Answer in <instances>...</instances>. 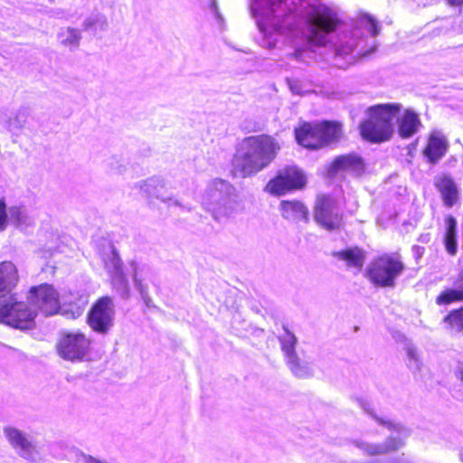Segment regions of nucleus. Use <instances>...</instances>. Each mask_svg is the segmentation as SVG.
Instances as JSON below:
<instances>
[{
    "label": "nucleus",
    "mask_w": 463,
    "mask_h": 463,
    "mask_svg": "<svg viewBox=\"0 0 463 463\" xmlns=\"http://www.w3.org/2000/svg\"><path fill=\"white\" fill-rule=\"evenodd\" d=\"M251 13L254 16L272 19L268 26L258 21V26L263 34L262 44L272 49L276 46L279 36L290 32L291 23L281 21L295 11H299L306 19L307 28L303 33L305 41L311 46H322L328 41L337 24L335 13L322 4H307L303 0H253Z\"/></svg>",
    "instance_id": "1"
},
{
    "label": "nucleus",
    "mask_w": 463,
    "mask_h": 463,
    "mask_svg": "<svg viewBox=\"0 0 463 463\" xmlns=\"http://www.w3.org/2000/svg\"><path fill=\"white\" fill-rule=\"evenodd\" d=\"M400 103L378 104L368 108V118L360 124V134L364 140L372 143H383L395 135L392 123L401 111Z\"/></svg>",
    "instance_id": "2"
},
{
    "label": "nucleus",
    "mask_w": 463,
    "mask_h": 463,
    "mask_svg": "<svg viewBox=\"0 0 463 463\" xmlns=\"http://www.w3.org/2000/svg\"><path fill=\"white\" fill-rule=\"evenodd\" d=\"M405 269L406 266L399 253H383L372 260L364 276L376 288H393L396 279Z\"/></svg>",
    "instance_id": "3"
},
{
    "label": "nucleus",
    "mask_w": 463,
    "mask_h": 463,
    "mask_svg": "<svg viewBox=\"0 0 463 463\" xmlns=\"http://www.w3.org/2000/svg\"><path fill=\"white\" fill-rule=\"evenodd\" d=\"M307 184V175L301 168L297 165H287L267 183L265 191L274 196H282L305 189Z\"/></svg>",
    "instance_id": "4"
},
{
    "label": "nucleus",
    "mask_w": 463,
    "mask_h": 463,
    "mask_svg": "<svg viewBox=\"0 0 463 463\" xmlns=\"http://www.w3.org/2000/svg\"><path fill=\"white\" fill-rule=\"evenodd\" d=\"M337 201L332 194L318 193L313 205L314 221L326 231L339 230L343 226V214L335 209Z\"/></svg>",
    "instance_id": "5"
},
{
    "label": "nucleus",
    "mask_w": 463,
    "mask_h": 463,
    "mask_svg": "<svg viewBox=\"0 0 463 463\" xmlns=\"http://www.w3.org/2000/svg\"><path fill=\"white\" fill-rule=\"evenodd\" d=\"M36 311L23 301L0 302V323L16 329H30L34 325Z\"/></svg>",
    "instance_id": "6"
},
{
    "label": "nucleus",
    "mask_w": 463,
    "mask_h": 463,
    "mask_svg": "<svg viewBox=\"0 0 463 463\" xmlns=\"http://www.w3.org/2000/svg\"><path fill=\"white\" fill-rule=\"evenodd\" d=\"M91 340L81 332L64 333L56 344L57 354L71 362L83 361L89 355Z\"/></svg>",
    "instance_id": "7"
},
{
    "label": "nucleus",
    "mask_w": 463,
    "mask_h": 463,
    "mask_svg": "<svg viewBox=\"0 0 463 463\" xmlns=\"http://www.w3.org/2000/svg\"><path fill=\"white\" fill-rule=\"evenodd\" d=\"M364 42L359 29H354L349 35H345L335 49V66L345 69L357 59L368 55L371 51L364 50Z\"/></svg>",
    "instance_id": "8"
},
{
    "label": "nucleus",
    "mask_w": 463,
    "mask_h": 463,
    "mask_svg": "<svg viewBox=\"0 0 463 463\" xmlns=\"http://www.w3.org/2000/svg\"><path fill=\"white\" fill-rule=\"evenodd\" d=\"M114 315L112 298L103 296L92 304L87 315V323L94 332L104 335L112 327Z\"/></svg>",
    "instance_id": "9"
},
{
    "label": "nucleus",
    "mask_w": 463,
    "mask_h": 463,
    "mask_svg": "<svg viewBox=\"0 0 463 463\" xmlns=\"http://www.w3.org/2000/svg\"><path fill=\"white\" fill-rule=\"evenodd\" d=\"M27 299L44 316L56 314L60 309V296L52 285L43 283L32 287L28 291Z\"/></svg>",
    "instance_id": "10"
},
{
    "label": "nucleus",
    "mask_w": 463,
    "mask_h": 463,
    "mask_svg": "<svg viewBox=\"0 0 463 463\" xmlns=\"http://www.w3.org/2000/svg\"><path fill=\"white\" fill-rule=\"evenodd\" d=\"M274 146H255V148L245 154L241 162L243 175L242 176L250 175L257 173L267 166L275 157L276 152Z\"/></svg>",
    "instance_id": "11"
},
{
    "label": "nucleus",
    "mask_w": 463,
    "mask_h": 463,
    "mask_svg": "<svg viewBox=\"0 0 463 463\" xmlns=\"http://www.w3.org/2000/svg\"><path fill=\"white\" fill-rule=\"evenodd\" d=\"M395 117V134L402 140L411 138L422 127L419 114L411 109L401 110Z\"/></svg>",
    "instance_id": "12"
},
{
    "label": "nucleus",
    "mask_w": 463,
    "mask_h": 463,
    "mask_svg": "<svg viewBox=\"0 0 463 463\" xmlns=\"http://www.w3.org/2000/svg\"><path fill=\"white\" fill-rule=\"evenodd\" d=\"M434 186L440 194L446 207L454 206L459 198L458 185L454 179L448 174H440L434 178Z\"/></svg>",
    "instance_id": "13"
},
{
    "label": "nucleus",
    "mask_w": 463,
    "mask_h": 463,
    "mask_svg": "<svg viewBox=\"0 0 463 463\" xmlns=\"http://www.w3.org/2000/svg\"><path fill=\"white\" fill-rule=\"evenodd\" d=\"M319 141L324 144L340 143L345 137L344 126L337 120L319 121Z\"/></svg>",
    "instance_id": "14"
},
{
    "label": "nucleus",
    "mask_w": 463,
    "mask_h": 463,
    "mask_svg": "<svg viewBox=\"0 0 463 463\" xmlns=\"http://www.w3.org/2000/svg\"><path fill=\"white\" fill-rule=\"evenodd\" d=\"M18 280V271L14 264L11 261L0 262V302L16 286Z\"/></svg>",
    "instance_id": "15"
},
{
    "label": "nucleus",
    "mask_w": 463,
    "mask_h": 463,
    "mask_svg": "<svg viewBox=\"0 0 463 463\" xmlns=\"http://www.w3.org/2000/svg\"><path fill=\"white\" fill-rule=\"evenodd\" d=\"M279 211L284 219L288 221H307L308 209L298 200H283L279 203Z\"/></svg>",
    "instance_id": "16"
},
{
    "label": "nucleus",
    "mask_w": 463,
    "mask_h": 463,
    "mask_svg": "<svg viewBox=\"0 0 463 463\" xmlns=\"http://www.w3.org/2000/svg\"><path fill=\"white\" fill-rule=\"evenodd\" d=\"M332 255L340 260L345 261L348 268H355L360 270L365 260L364 250L357 246L334 251Z\"/></svg>",
    "instance_id": "17"
},
{
    "label": "nucleus",
    "mask_w": 463,
    "mask_h": 463,
    "mask_svg": "<svg viewBox=\"0 0 463 463\" xmlns=\"http://www.w3.org/2000/svg\"><path fill=\"white\" fill-rule=\"evenodd\" d=\"M445 222L446 231L443 235L445 250L449 256H456L458 253V222L452 215H447Z\"/></svg>",
    "instance_id": "18"
},
{
    "label": "nucleus",
    "mask_w": 463,
    "mask_h": 463,
    "mask_svg": "<svg viewBox=\"0 0 463 463\" xmlns=\"http://www.w3.org/2000/svg\"><path fill=\"white\" fill-rule=\"evenodd\" d=\"M296 141L301 145L305 141H319V121H303L300 120L294 130Z\"/></svg>",
    "instance_id": "19"
},
{
    "label": "nucleus",
    "mask_w": 463,
    "mask_h": 463,
    "mask_svg": "<svg viewBox=\"0 0 463 463\" xmlns=\"http://www.w3.org/2000/svg\"><path fill=\"white\" fill-rule=\"evenodd\" d=\"M5 434L8 442L14 449L30 453L33 450V444L27 437L19 430L8 427L5 429Z\"/></svg>",
    "instance_id": "20"
},
{
    "label": "nucleus",
    "mask_w": 463,
    "mask_h": 463,
    "mask_svg": "<svg viewBox=\"0 0 463 463\" xmlns=\"http://www.w3.org/2000/svg\"><path fill=\"white\" fill-rule=\"evenodd\" d=\"M454 288H446L435 298L438 306H449L453 303L463 302V284H456Z\"/></svg>",
    "instance_id": "21"
},
{
    "label": "nucleus",
    "mask_w": 463,
    "mask_h": 463,
    "mask_svg": "<svg viewBox=\"0 0 463 463\" xmlns=\"http://www.w3.org/2000/svg\"><path fill=\"white\" fill-rule=\"evenodd\" d=\"M347 173L345 155L336 156L332 162L325 165L323 176L332 180L341 174Z\"/></svg>",
    "instance_id": "22"
},
{
    "label": "nucleus",
    "mask_w": 463,
    "mask_h": 463,
    "mask_svg": "<svg viewBox=\"0 0 463 463\" xmlns=\"http://www.w3.org/2000/svg\"><path fill=\"white\" fill-rule=\"evenodd\" d=\"M61 43L71 49H76L80 45L81 40L80 32L72 27H66L58 34Z\"/></svg>",
    "instance_id": "23"
},
{
    "label": "nucleus",
    "mask_w": 463,
    "mask_h": 463,
    "mask_svg": "<svg viewBox=\"0 0 463 463\" xmlns=\"http://www.w3.org/2000/svg\"><path fill=\"white\" fill-rule=\"evenodd\" d=\"M30 111L26 108L19 109L15 114L11 117L6 123V127L11 132L22 130L28 122Z\"/></svg>",
    "instance_id": "24"
},
{
    "label": "nucleus",
    "mask_w": 463,
    "mask_h": 463,
    "mask_svg": "<svg viewBox=\"0 0 463 463\" xmlns=\"http://www.w3.org/2000/svg\"><path fill=\"white\" fill-rule=\"evenodd\" d=\"M345 157L347 173H351L352 175L357 177L364 175L365 171V165L363 159L360 156L354 154H348L345 155Z\"/></svg>",
    "instance_id": "25"
},
{
    "label": "nucleus",
    "mask_w": 463,
    "mask_h": 463,
    "mask_svg": "<svg viewBox=\"0 0 463 463\" xmlns=\"http://www.w3.org/2000/svg\"><path fill=\"white\" fill-rule=\"evenodd\" d=\"M443 321L452 329L463 334V307L449 311Z\"/></svg>",
    "instance_id": "26"
},
{
    "label": "nucleus",
    "mask_w": 463,
    "mask_h": 463,
    "mask_svg": "<svg viewBox=\"0 0 463 463\" xmlns=\"http://www.w3.org/2000/svg\"><path fill=\"white\" fill-rule=\"evenodd\" d=\"M82 25L85 30L103 31L108 26V20L103 14H92L84 20Z\"/></svg>",
    "instance_id": "27"
},
{
    "label": "nucleus",
    "mask_w": 463,
    "mask_h": 463,
    "mask_svg": "<svg viewBox=\"0 0 463 463\" xmlns=\"http://www.w3.org/2000/svg\"><path fill=\"white\" fill-rule=\"evenodd\" d=\"M288 366L289 367L290 371L297 376V377H307L310 374V371L308 368L303 364H301L299 359L298 358L297 354H290L288 356L287 361Z\"/></svg>",
    "instance_id": "28"
},
{
    "label": "nucleus",
    "mask_w": 463,
    "mask_h": 463,
    "mask_svg": "<svg viewBox=\"0 0 463 463\" xmlns=\"http://www.w3.org/2000/svg\"><path fill=\"white\" fill-rule=\"evenodd\" d=\"M447 146H425L423 155L431 164H436L446 153Z\"/></svg>",
    "instance_id": "29"
},
{
    "label": "nucleus",
    "mask_w": 463,
    "mask_h": 463,
    "mask_svg": "<svg viewBox=\"0 0 463 463\" xmlns=\"http://www.w3.org/2000/svg\"><path fill=\"white\" fill-rule=\"evenodd\" d=\"M296 343L297 339L290 332L287 331L285 335L280 337L281 349L287 356L295 354L294 350Z\"/></svg>",
    "instance_id": "30"
},
{
    "label": "nucleus",
    "mask_w": 463,
    "mask_h": 463,
    "mask_svg": "<svg viewBox=\"0 0 463 463\" xmlns=\"http://www.w3.org/2000/svg\"><path fill=\"white\" fill-rule=\"evenodd\" d=\"M449 140L441 129H432L428 136V145H448Z\"/></svg>",
    "instance_id": "31"
},
{
    "label": "nucleus",
    "mask_w": 463,
    "mask_h": 463,
    "mask_svg": "<svg viewBox=\"0 0 463 463\" xmlns=\"http://www.w3.org/2000/svg\"><path fill=\"white\" fill-rule=\"evenodd\" d=\"M404 445V441L401 438L390 437L382 446L383 447L384 454L398 450Z\"/></svg>",
    "instance_id": "32"
},
{
    "label": "nucleus",
    "mask_w": 463,
    "mask_h": 463,
    "mask_svg": "<svg viewBox=\"0 0 463 463\" xmlns=\"http://www.w3.org/2000/svg\"><path fill=\"white\" fill-rule=\"evenodd\" d=\"M360 23L362 25L365 26L368 32L373 35L375 36L378 34V26L376 21L370 16L369 14H364L361 19Z\"/></svg>",
    "instance_id": "33"
},
{
    "label": "nucleus",
    "mask_w": 463,
    "mask_h": 463,
    "mask_svg": "<svg viewBox=\"0 0 463 463\" xmlns=\"http://www.w3.org/2000/svg\"><path fill=\"white\" fill-rule=\"evenodd\" d=\"M363 452L366 456H379L384 454L383 447L382 444H364L361 446Z\"/></svg>",
    "instance_id": "34"
},
{
    "label": "nucleus",
    "mask_w": 463,
    "mask_h": 463,
    "mask_svg": "<svg viewBox=\"0 0 463 463\" xmlns=\"http://www.w3.org/2000/svg\"><path fill=\"white\" fill-rule=\"evenodd\" d=\"M249 145H275V140L269 136L260 135L253 136L247 138Z\"/></svg>",
    "instance_id": "35"
},
{
    "label": "nucleus",
    "mask_w": 463,
    "mask_h": 463,
    "mask_svg": "<svg viewBox=\"0 0 463 463\" xmlns=\"http://www.w3.org/2000/svg\"><path fill=\"white\" fill-rule=\"evenodd\" d=\"M456 378L459 381V384L456 388V392L458 398L463 399V364L458 366L455 373Z\"/></svg>",
    "instance_id": "36"
},
{
    "label": "nucleus",
    "mask_w": 463,
    "mask_h": 463,
    "mask_svg": "<svg viewBox=\"0 0 463 463\" xmlns=\"http://www.w3.org/2000/svg\"><path fill=\"white\" fill-rule=\"evenodd\" d=\"M7 224L6 204L3 199H0V231H4Z\"/></svg>",
    "instance_id": "37"
},
{
    "label": "nucleus",
    "mask_w": 463,
    "mask_h": 463,
    "mask_svg": "<svg viewBox=\"0 0 463 463\" xmlns=\"http://www.w3.org/2000/svg\"><path fill=\"white\" fill-rule=\"evenodd\" d=\"M219 187L231 188V184L228 182L224 181V180L214 179L212 182V189L213 190H218Z\"/></svg>",
    "instance_id": "38"
},
{
    "label": "nucleus",
    "mask_w": 463,
    "mask_h": 463,
    "mask_svg": "<svg viewBox=\"0 0 463 463\" xmlns=\"http://www.w3.org/2000/svg\"><path fill=\"white\" fill-rule=\"evenodd\" d=\"M445 1L451 7L461 8L463 6V0H445Z\"/></svg>",
    "instance_id": "39"
},
{
    "label": "nucleus",
    "mask_w": 463,
    "mask_h": 463,
    "mask_svg": "<svg viewBox=\"0 0 463 463\" xmlns=\"http://www.w3.org/2000/svg\"><path fill=\"white\" fill-rule=\"evenodd\" d=\"M379 422L386 427H388L389 429H394L395 428V424L392 423V421L390 420H379Z\"/></svg>",
    "instance_id": "40"
},
{
    "label": "nucleus",
    "mask_w": 463,
    "mask_h": 463,
    "mask_svg": "<svg viewBox=\"0 0 463 463\" xmlns=\"http://www.w3.org/2000/svg\"><path fill=\"white\" fill-rule=\"evenodd\" d=\"M456 284H459V285L463 284V269L458 275V278L456 279Z\"/></svg>",
    "instance_id": "41"
},
{
    "label": "nucleus",
    "mask_w": 463,
    "mask_h": 463,
    "mask_svg": "<svg viewBox=\"0 0 463 463\" xmlns=\"http://www.w3.org/2000/svg\"><path fill=\"white\" fill-rule=\"evenodd\" d=\"M212 8L213 9V11H214V13H215L216 16H217L218 18H221V15H220V14H219L218 10H217V5H216V2H215V1H213V3H212Z\"/></svg>",
    "instance_id": "42"
},
{
    "label": "nucleus",
    "mask_w": 463,
    "mask_h": 463,
    "mask_svg": "<svg viewBox=\"0 0 463 463\" xmlns=\"http://www.w3.org/2000/svg\"><path fill=\"white\" fill-rule=\"evenodd\" d=\"M308 148H311V149H317L318 148L319 146H307Z\"/></svg>",
    "instance_id": "43"
}]
</instances>
